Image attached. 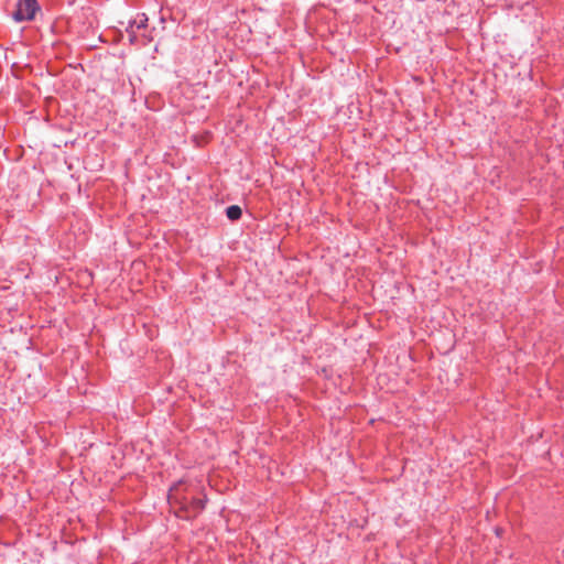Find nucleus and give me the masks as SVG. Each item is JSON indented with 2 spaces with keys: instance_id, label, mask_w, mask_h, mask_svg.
Returning <instances> with one entry per match:
<instances>
[{
  "instance_id": "1",
  "label": "nucleus",
  "mask_w": 564,
  "mask_h": 564,
  "mask_svg": "<svg viewBox=\"0 0 564 564\" xmlns=\"http://www.w3.org/2000/svg\"><path fill=\"white\" fill-rule=\"evenodd\" d=\"M181 487L182 482L175 484L173 487H171L169 492V501L172 505H178L180 509L186 512V518H194L205 508L206 501L203 498L188 499L185 496H181Z\"/></svg>"
},
{
  "instance_id": "2",
  "label": "nucleus",
  "mask_w": 564,
  "mask_h": 564,
  "mask_svg": "<svg viewBox=\"0 0 564 564\" xmlns=\"http://www.w3.org/2000/svg\"><path fill=\"white\" fill-rule=\"evenodd\" d=\"M148 21L149 19L145 13H138L134 19L129 21L126 31L129 34V42L131 44L147 45L151 42V37L142 35V39H140L137 33L139 30L147 29Z\"/></svg>"
},
{
  "instance_id": "3",
  "label": "nucleus",
  "mask_w": 564,
  "mask_h": 564,
  "mask_svg": "<svg viewBox=\"0 0 564 564\" xmlns=\"http://www.w3.org/2000/svg\"><path fill=\"white\" fill-rule=\"evenodd\" d=\"M39 10L40 6L36 0H20L12 17L18 22L30 21L34 19Z\"/></svg>"
},
{
  "instance_id": "4",
  "label": "nucleus",
  "mask_w": 564,
  "mask_h": 564,
  "mask_svg": "<svg viewBox=\"0 0 564 564\" xmlns=\"http://www.w3.org/2000/svg\"><path fill=\"white\" fill-rule=\"evenodd\" d=\"M242 215L241 208L237 205H231L226 209V216L230 220H238Z\"/></svg>"
}]
</instances>
